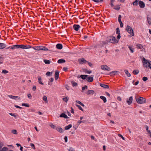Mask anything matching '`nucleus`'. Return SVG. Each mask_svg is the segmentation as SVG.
I'll list each match as a JSON object with an SVG mask.
<instances>
[{"mask_svg":"<svg viewBox=\"0 0 151 151\" xmlns=\"http://www.w3.org/2000/svg\"><path fill=\"white\" fill-rule=\"evenodd\" d=\"M119 41L117 40L115 37L113 36H109L107 37L106 41L103 42H102L104 44H107L108 42H110L113 43H116Z\"/></svg>","mask_w":151,"mask_h":151,"instance_id":"obj_1","label":"nucleus"},{"mask_svg":"<svg viewBox=\"0 0 151 151\" xmlns=\"http://www.w3.org/2000/svg\"><path fill=\"white\" fill-rule=\"evenodd\" d=\"M32 48L34 49L37 50L47 51L48 50L47 48L43 46H37L33 47Z\"/></svg>","mask_w":151,"mask_h":151,"instance_id":"obj_2","label":"nucleus"},{"mask_svg":"<svg viewBox=\"0 0 151 151\" xmlns=\"http://www.w3.org/2000/svg\"><path fill=\"white\" fill-rule=\"evenodd\" d=\"M135 99L137 102L138 104H142L146 102L145 99L142 97H136Z\"/></svg>","mask_w":151,"mask_h":151,"instance_id":"obj_3","label":"nucleus"},{"mask_svg":"<svg viewBox=\"0 0 151 151\" xmlns=\"http://www.w3.org/2000/svg\"><path fill=\"white\" fill-rule=\"evenodd\" d=\"M142 62L144 66L147 67V64L151 69V61L146 60L144 58H142Z\"/></svg>","mask_w":151,"mask_h":151,"instance_id":"obj_4","label":"nucleus"},{"mask_svg":"<svg viewBox=\"0 0 151 151\" xmlns=\"http://www.w3.org/2000/svg\"><path fill=\"white\" fill-rule=\"evenodd\" d=\"M126 30L128 33L131 35V36L134 35V32L132 28L128 25H127Z\"/></svg>","mask_w":151,"mask_h":151,"instance_id":"obj_5","label":"nucleus"},{"mask_svg":"<svg viewBox=\"0 0 151 151\" xmlns=\"http://www.w3.org/2000/svg\"><path fill=\"white\" fill-rule=\"evenodd\" d=\"M101 68L104 70L110 71L111 70L110 68L106 65H101Z\"/></svg>","mask_w":151,"mask_h":151,"instance_id":"obj_6","label":"nucleus"},{"mask_svg":"<svg viewBox=\"0 0 151 151\" xmlns=\"http://www.w3.org/2000/svg\"><path fill=\"white\" fill-rule=\"evenodd\" d=\"M31 47V46L29 45H19V48L22 49H29Z\"/></svg>","mask_w":151,"mask_h":151,"instance_id":"obj_7","label":"nucleus"},{"mask_svg":"<svg viewBox=\"0 0 151 151\" xmlns=\"http://www.w3.org/2000/svg\"><path fill=\"white\" fill-rule=\"evenodd\" d=\"M78 61L80 63V64H83L84 63H86L87 62V61L83 58L78 59Z\"/></svg>","mask_w":151,"mask_h":151,"instance_id":"obj_8","label":"nucleus"},{"mask_svg":"<svg viewBox=\"0 0 151 151\" xmlns=\"http://www.w3.org/2000/svg\"><path fill=\"white\" fill-rule=\"evenodd\" d=\"M139 5L140 7L142 8H144L145 6L144 3L142 1H139Z\"/></svg>","mask_w":151,"mask_h":151,"instance_id":"obj_9","label":"nucleus"},{"mask_svg":"<svg viewBox=\"0 0 151 151\" xmlns=\"http://www.w3.org/2000/svg\"><path fill=\"white\" fill-rule=\"evenodd\" d=\"M133 100V98L132 96H130L129 98V99H127V103L129 105L130 104L132 101Z\"/></svg>","mask_w":151,"mask_h":151,"instance_id":"obj_10","label":"nucleus"},{"mask_svg":"<svg viewBox=\"0 0 151 151\" xmlns=\"http://www.w3.org/2000/svg\"><path fill=\"white\" fill-rule=\"evenodd\" d=\"M59 72L56 71L55 74V80H57L59 77Z\"/></svg>","mask_w":151,"mask_h":151,"instance_id":"obj_11","label":"nucleus"},{"mask_svg":"<svg viewBox=\"0 0 151 151\" xmlns=\"http://www.w3.org/2000/svg\"><path fill=\"white\" fill-rule=\"evenodd\" d=\"M8 96L10 98L14 99H16L17 98H18L19 100L20 99V98L18 96H13L12 95H8Z\"/></svg>","mask_w":151,"mask_h":151,"instance_id":"obj_12","label":"nucleus"},{"mask_svg":"<svg viewBox=\"0 0 151 151\" xmlns=\"http://www.w3.org/2000/svg\"><path fill=\"white\" fill-rule=\"evenodd\" d=\"M80 27L79 25L74 24L73 26V28L76 31H78L79 28Z\"/></svg>","mask_w":151,"mask_h":151,"instance_id":"obj_13","label":"nucleus"},{"mask_svg":"<svg viewBox=\"0 0 151 151\" xmlns=\"http://www.w3.org/2000/svg\"><path fill=\"white\" fill-rule=\"evenodd\" d=\"M93 77L89 76L86 78V80L88 82H92L93 81Z\"/></svg>","mask_w":151,"mask_h":151,"instance_id":"obj_14","label":"nucleus"},{"mask_svg":"<svg viewBox=\"0 0 151 151\" xmlns=\"http://www.w3.org/2000/svg\"><path fill=\"white\" fill-rule=\"evenodd\" d=\"M147 21L149 25L151 24V19L149 15L147 16Z\"/></svg>","mask_w":151,"mask_h":151,"instance_id":"obj_15","label":"nucleus"},{"mask_svg":"<svg viewBox=\"0 0 151 151\" xmlns=\"http://www.w3.org/2000/svg\"><path fill=\"white\" fill-rule=\"evenodd\" d=\"M100 86L101 87L105 88H109V86L105 84L104 83L101 84H100Z\"/></svg>","mask_w":151,"mask_h":151,"instance_id":"obj_16","label":"nucleus"},{"mask_svg":"<svg viewBox=\"0 0 151 151\" xmlns=\"http://www.w3.org/2000/svg\"><path fill=\"white\" fill-rule=\"evenodd\" d=\"M56 129L60 133H62L63 131V130L60 127H57Z\"/></svg>","mask_w":151,"mask_h":151,"instance_id":"obj_17","label":"nucleus"},{"mask_svg":"<svg viewBox=\"0 0 151 151\" xmlns=\"http://www.w3.org/2000/svg\"><path fill=\"white\" fill-rule=\"evenodd\" d=\"M94 93V91L92 90H88L86 93V94L88 95H90L91 94H93Z\"/></svg>","mask_w":151,"mask_h":151,"instance_id":"obj_18","label":"nucleus"},{"mask_svg":"<svg viewBox=\"0 0 151 151\" xmlns=\"http://www.w3.org/2000/svg\"><path fill=\"white\" fill-rule=\"evenodd\" d=\"M6 47V45L5 44L3 43H0V49H3L5 47Z\"/></svg>","mask_w":151,"mask_h":151,"instance_id":"obj_19","label":"nucleus"},{"mask_svg":"<svg viewBox=\"0 0 151 151\" xmlns=\"http://www.w3.org/2000/svg\"><path fill=\"white\" fill-rule=\"evenodd\" d=\"M60 116V117H63L65 118H68V117L67 116V115L64 113H63L61 114Z\"/></svg>","mask_w":151,"mask_h":151,"instance_id":"obj_20","label":"nucleus"},{"mask_svg":"<svg viewBox=\"0 0 151 151\" xmlns=\"http://www.w3.org/2000/svg\"><path fill=\"white\" fill-rule=\"evenodd\" d=\"M38 82L40 84L42 85H43L44 84V83H42L41 81L42 78L40 76H38Z\"/></svg>","mask_w":151,"mask_h":151,"instance_id":"obj_21","label":"nucleus"},{"mask_svg":"<svg viewBox=\"0 0 151 151\" xmlns=\"http://www.w3.org/2000/svg\"><path fill=\"white\" fill-rule=\"evenodd\" d=\"M56 47L58 49H61L63 48V46L61 44H58L56 45Z\"/></svg>","mask_w":151,"mask_h":151,"instance_id":"obj_22","label":"nucleus"},{"mask_svg":"<svg viewBox=\"0 0 151 151\" xmlns=\"http://www.w3.org/2000/svg\"><path fill=\"white\" fill-rule=\"evenodd\" d=\"M88 76V75H81L80 76V77L83 80H85L87 78Z\"/></svg>","mask_w":151,"mask_h":151,"instance_id":"obj_23","label":"nucleus"},{"mask_svg":"<svg viewBox=\"0 0 151 151\" xmlns=\"http://www.w3.org/2000/svg\"><path fill=\"white\" fill-rule=\"evenodd\" d=\"M65 62V60L64 59H60L58 61V63H64Z\"/></svg>","mask_w":151,"mask_h":151,"instance_id":"obj_24","label":"nucleus"},{"mask_svg":"<svg viewBox=\"0 0 151 151\" xmlns=\"http://www.w3.org/2000/svg\"><path fill=\"white\" fill-rule=\"evenodd\" d=\"M100 98L103 100L104 103H106V97L103 96H101L100 97Z\"/></svg>","mask_w":151,"mask_h":151,"instance_id":"obj_25","label":"nucleus"},{"mask_svg":"<svg viewBox=\"0 0 151 151\" xmlns=\"http://www.w3.org/2000/svg\"><path fill=\"white\" fill-rule=\"evenodd\" d=\"M124 71L125 73L128 77H130L131 76L130 74L129 73L128 71L127 70H125Z\"/></svg>","mask_w":151,"mask_h":151,"instance_id":"obj_26","label":"nucleus"},{"mask_svg":"<svg viewBox=\"0 0 151 151\" xmlns=\"http://www.w3.org/2000/svg\"><path fill=\"white\" fill-rule=\"evenodd\" d=\"M72 127V125L70 124L68 125L67 126L65 127V130H67L69 129L70 128H71Z\"/></svg>","mask_w":151,"mask_h":151,"instance_id":"obj_27","label":"nucleus"},{"mask_svg":"<svg viewBox=\"0 0 151 151\" xmlns=\"http://www.w3.org/2000/svg\"><path fill=\"white\" fill-rule=\"evenodd\" d=\"M139 0H136L134 1L133 2V5L136 6L138 4V2H139Z\"/></svg>","mask_w":151,"mask_h":151,"instance_id":"obj_28","label":"nucleus"},{"mask_svg":"<svg viewBox=\"0 0 151 151\" xmlns=\"http://www.w3.org/2000/svg\"><path fill=\"white\" fill-rule=\"evenodd\" d=\"M42 99L46 103H47L48 101L47 99V97L46 96H44L42 98Z\"/></svg>","mask_w":151,"mask_h":151,"instance_id":"obj_29","label":"nucleus"},{"mask_svg":"<svg viewBox=\"0 0 151 151\" xmlns=\"http://www.w3.org/2000/svg\"><path fill=\"white\" fill-rule=\"evenodd\" d=\"M44 62L46 64H50L51 63V61L49 60H44Z\"/></svg>","mask_w":151,"mask_h":151,"instance_id":"obj_30","label":"nucleus"},{"mask_svg":"<svg viewBox=\"0 0 151 151\" xmlns=\"http://www.w3.org/2000/svg\"><path fill=\"white\" fill-rule=\"evenodd\" d=\"M137 46L138 48L141 49L143 48V47L141 44H138L137 45Z\"/></svg>","mask_w":151,"mask_h":151,"instance_id":"obj_31","label":"nucleus"},{"mask_svg":"<svg viewBox=\"0 0 151 151\" xmlns=\"http://www.w3.org/2000/svg\"><path fill=\"white\" fill-rule=\"evenodd\" d=\"M139 72V71L138 70H133V73L135 75L137 74Z\"/></svg>","mask_w":151,"mask_h":151,"instance_id":"obj_32","label":"nucleus"},{"mask_svg":"<svg viewBox=\"0 0 151 151\" xmlns=\"http://www.w3.org/2000/svg\"><path fill=\"white\" fill-rule=\"evenodd\" d=\"M71 83L73 86H76L78 85L77 83H76L73 81H71Z\"/></svg>","mask_w":151,"mask_h":151,"instance_id":"obj_33","label":"nucleus"},{"mask_svg":"<svg viewBox=\"0 0 151 151\" xmlns=\"http://www.w3.org/2000/svg\"><path fill=\"white\" fill-rule=\"evenodd\" d=\"M52 72H50L48 71L46 73V75L47 76H49L50 75H51L52 74Z\"/></svg>","mask_w":151,"mask_h":151,"instance_id":"obj_34","label":"nucleus"},{"mask_svg":"<svg viewBox=\"0 0 151 151\" xmlns=\"http://www.w3.org/2000/svg\"><path fill=\"white\" fill-rule=\"evenodd\" d=\"M50 126V127L51 128H52L54 129H56V127H57L55 126L54 125L52 124H51Z\"/></svg>","mask_w":151,"mask_h":151,"instance_id":"obj_35","label":"nucleus"},{"mask_svg":"<svg viewBox=\"0 0 151 151\" xmlns=\"http://www.w3.org/2000/svg\"><path fill=\"white\" fill-rule=\"evenodd\" d=\"M8 150V148L6 147H3L0 151H6Z\"/></svg>","mask_w":151,"mask_h":151,"instance_id":"obj_36","label":"nucleus"},{"mask_svg":"<svg viewBox=\"0 0 151 151\" xmlns=\"http://www.w3.org/2000/svg\"><path fill=\"white\" fill-rule=\"evenodd\" d=\"M129 48V50H130L131 51V52H132V53H133L134 52V49H133V48H132V47H130V46H129V47H128Z\"/></svg>","mask_w":151,"mask_h":151,"instance_id":"obj_37","label":"nucleus"},{"mask_svg":"<svg viewBox=\"0 0 151 151\" xmlns=\"http://www.w3.org/2000/svg\"><path fill=\"white\" fill-rule=\"evenodd\" d=\"M22 105L27 107H29V105L28 104L23 103L22 104Z\"/></svg>","mask_w":151,"mask_h":151,"instance_id":"obj_38","label":"nucleus"},{"mask_svg":"<svg viewBox=\"0 0 151 151\" xmlns=\"http://www.w3.org/2000/svg\"><path fill=\"white\" fill-rule=\"evenodd\" d=\"M118 73V71H112L110 73V74H111V73H113L114 75L116 74L117 73Z\"/></svg>","mask_w":151,"mask_h":151,"instance_id":"obj_39","label":"nucleus"},{"mask_svg":"<svg viewBox=\"0 0 151 151\" xmlns=\"http://www.w3.org/2000/svg\"><path fill=\"white\" fill-rule=\"evenodd\" d=\"M63 101H65V102H67L68 100V99L67 98V97L63 98Z\"/></svg>","mask_w":151,"mask_h":151,"instance_id":"obj_40","label":"nucleus"},{"mask_svg":"<svg viewBox=\"0 0 151 151\" xmlns=\"http://www.w3.org/2000/svg\"><path fill=\"white\" fill-rule=\"evenodd\" d=\"M12 132L14 134H17V131L16 130H13L12 131Z\"/></svg>","mask_w":151,"mask_h":151,"instance_id":"obj_41","label":"nucleus"},{"mask_svg":"<svg viewBox=\"0 0 151 151\" xmlns=\"http://www.w3.org/2000/svg\"><path fill=\"white\" fill-rule=\"evenodd\" d=\"M30 146L32 147L35 150V146L34 145L33 143H30Z\"/></svg>","mask_w":151,"mask_h":151,"instance_id":"obj_42","label":"nucleus"},{"mask_svg":"<svg viewBox=\"0 0 151 151\" xmlns=\"http://www.w3.org/2000/svg\"><path fill=\"white\" fill-rule=\"evenodd\" d=\"M122 18V16L121 15H120L118 17V21L119 22H122L121 19Z\"/></svg>","mask_w":151,"mask_h":151,"instance_id":"obj_43","label":"nucleus"},{"mask_svg":"<svg viewBox=\"0 0 151 151\" xmlns=\"http://www.w3.org/2000/svg\"><path fill=\"white\" fill-rule=\"evenodd\" d=\"M116 34H120V30L119 29V28H116Z\"/></svg>","mask_w":151,"mask_h":151,"instance_id":"obj_44","label":"nucleus"},{"mask_svg":"<svg viewBox=\"0 0 151 151\" xmlns=\"http://www.w3.org/2000/svg\"><path fill=\"white\" fill-rule=\"evenodd\" d=\"M76 106L78 107V109L80 110H81L82 111H83V109H82V108L81 107V106L78 105H76Z\"/></svg>","mask_w":151,"mask_h":151,"instance_id":"obj_45","label":"nucleus"},{"mask_svg":"<svg viewBox=\"0 0 151 151\" xmlns=\"http://www.w3.org/2000/svg\"><path fill=\"white\" fill-rule=\"evenodd\" d=\"M88 87L87 86H84L82 87V89L83 90H84L85 89H87Z\"/></svg>","mask_w":151,"mask_h":151,"instance_id":"obj_46","label":"nucleus"},{"mask_svg":"<svg viewBox=\"0 0 151 151\" xmlns=\"http://www.w3.org/2000/svg\"><path fill=\"white\" fill-rule=\"evenodd\" d=\"M118 135L120 137H121L123 140H125V138L121 134H118Z\"/></svg>","mask_w":151,"mask_h":151,"instance_id":"obj_47","label":"nucleus"},{"mask_svg":"<svg viewBox=\"0 0 151 151\" xmlns=\"http://www.w3.org/2000/svg\"><path fill=\"white\" fill-rule=\"evenodd\" d=\"M69 151H74V149L72 147H70L68 149Z\"/></svg>","mask_w":151,"mask_h":151,"instance_id":"obj_48","label":"nucleus"},{"mask_svg":"<svg viewBox=\"0 0 151 151\" xmlns=\"http://www.w3.org/2000/svg\"><path fill=\"white\" fill-rule=\"evenodd\" d=\"M8 73V71L5 70H3L2 71V73H4V74L7 73Z\"/></svg>","mask_w":151,"mask_h":151,"instance_id":"obj_49","label":"nucleus"},{"mask_svg":"<svg viewBox=\"0 0 151 151\" xmlns=\"http://www.w3.org/2000/svg\"><path fill=\"white\" fill-rule=\"evenodd\" d=\"M147 79H148V78L147 77H144L142 78V80L144 81H146L147 80Z\"/></svg>","mask_w":151,"mask_h":151,"instance_id":"obj_50","label":"nucleus"},{"mask_svg":"<svg viewBox=\"0 0 151 151\" xmlns=\"http://www.w3.org/2000/svg\"><path fill=\"white\" fill-rule=\"evenodd\" d=\"M14 47H15V48H19V45H14Z\"/></svg>","mask_w":151,"mask_h":151,"instance_id":"obj_51","label":"nucleus"},{"mask_svg":"<svg viewBox=\"0 0 151 151\" xmlns=\"http://www.w3.org/2000/svg\"><path fill=\"white\" fill-rule=\"evenodd\" d=\"M36 86H33V88H32V90L34 91H35L36 90Z\"/></svg>","mask_w":151,"mask_h":151,"instance_id":"obj_52","label":"nucleus"},{"mask_svg":"<svg viewBox=\"0 0 151 151\" xmlns=\"http://www.w3.org/2000/svg\"><path fill=\"white\" fill-rule=\"evenodd\" d=\"M114 9L116 10H119L120 9V7L118 6L117 7L114 8Z\"/></svg>","mask_w":151,"mask_h":151,"instance_id":"obj_53","label":"nucleus"},{"mask_svg":"<svg viewBox=\"0 0 151 151\" xmlns=\"http://www.w3.org/2000/svg\"><path fill=\"white\" fill-rule=\"evenodd\" d=\"M27 96L28 97V98L29 99H31L32 98V96L30 94H28Z\"/></svg>","mask_w":151,"mask_h":151,"instance_id":"obj_54","label":"nucleus"},{"mask_svg":"<svg viewBox=\"0 0 151 151\" xmlns=\"http://www.w3.org/2000/svg\"><path fill=\"white\" fill-rule=\"evenodd\" d=\"M65 141V142H67L68 141V138L67 136H65L64 137Z\"/></svg>","mask_w":151,"mask_h":151,"instance_id":"obj_55","label":"nucleus"},{"mask_svg":"<svg viewBox=\"0 0 151 151\" xmlns=\"http://www.w3.org/2000/svg\"><path fill=\"white\" fill-rule=\"evenodd\" d=\"M119 23L120 24V27H123V24L122 23V22H119Z\"/></svg>","mask_w":151,"mask_h":151,"instance_id":"obj_56","label":"nucleus"},{"mask_svg":"<svg viewBox=\"0 0 151 151\" xmlns=\"http://www.w3.org/2000/svg\"><path fill=\"white\" fill-rule=\"evenodd\" d=\"M121 37V36H120V34H118V35L117 37V39H119Z\"/></svg>","mask_w":151,"mask_h":151,"instance_id":"obj_57","label":"nucleus"},{"mask_svg":"<svg viewBox=\"0 0 151 151\" xmlns=\"http://www.w3.org/2000/svg\"><path fill=\"white\" fill-rule=\"evenodd\" d=\"M14 106L15 107H16L17 108H19L20 109H22V108L21 107H20L17 105H14Z\"/></svg>","mask_w":151,"mask_h":151,"instance_id":"obj_58","label":"nucleus"},{"mask_svg":"<svg viewBox=\"0 0 151 151\" xmlns=\"http://www.w3.org/2000/svg\"><path fill=\"white\" fill-rule=\"evenodd\" d=\"M93 1L96 3H99L100 2L99 0H92Z\"/></svg>","mask_w":151,"mask_h":151,"instance_id":"obj_59","label":"nucleus"},{"mask_svg":"<svg viewBox=\"0 0 151 151\" xmlns=\"http://www.w3.org/2000/svg\"><path fill=\"white\" fill-rule=\"evenodd\" d=\"M88 64L90 66H91V67L92 66V65L91 63L89 62H88Z\"/></svg>","mask_w":151,"mask_h":151,"instance_id":"obj_60","label":"nucleus"},{"mask_svg":"<svg viewBox=\"0 0 151 151\" xmlns=\"http://www.w3.org/2000/svg\"><path fill=\"white\" fill-rule=\"evenodd\" d=\"M54 79L53 78H51L50 79V82H52L53 81Z\"/></svg>","mask_w":151,"mask_h":151,"instance_id":"obj_61","label":"nucleus"},{"mask_svg":"<svg viewBox=\"0 0 151 151\" xmlns=\"http://www.w3.org/2000/svg\"><path fill=\"white\" fill-rule=\"evenodd\" d=\"M117 99L119 101H121L122 100L121 98L120 97H118Z\"/></svg>","mask_w":151,"mask_h":151,"instance_id":"obj_62","label":"nucleus"},{"mask_svg":"<svg viewBox=\"0 0 151 151\" xmlns=\"http://www.w3.org/2000/svg\"><path fill=\"white\" fill-rule=\"evenodd\" d=\"M76 101L77 103H78L80 104H81L82 103L81 102H80V101Z\"/></svg>","mask_w":151,"mask_h":151,"instance_id":"obj_63","label":"nucleus"},{"mask_svg":"<svg viewBox=\"0 0 151 151\" xmlns=\"http://www.w3.org/2000/svg\"><path fill=\"white\" fill-rule=\"evenodd\" d=\"M67 69H68L66 67H64V68H63V70L64 71H65L67 70Z\"/></svg>","mask_w":151,"mask_h":151,"instance_id":"obj_64","label":"nucleus"}]
</instances>
